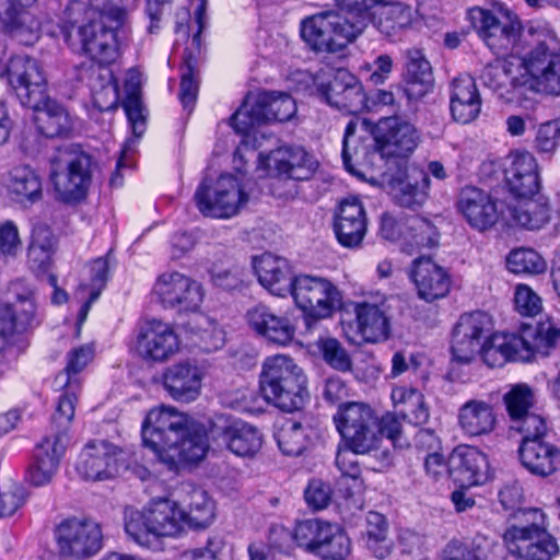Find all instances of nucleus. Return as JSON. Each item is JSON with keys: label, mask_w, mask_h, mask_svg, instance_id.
Instances as JSON below:
<instances>
[{"label": "nucleus", "mask_w": 560, "mask_h": 560, "mask_svg": "<svg viewBox=\"0 0 560 560\" xmlns=\"http://www.w3.org/2000/svg\"><path fill=\"white\" fill-rule=\"evenodd\" d=\"M66 15L62 35L73 52L100 65H110L119 58L118 36L127 19L126 0H73Z\"/></svg>", "instance_id": "obj_1"}, {"label": "nucleus", "mask_w": 560, "mask_h": 560, "mask_svg": "<svg viewBox=\"0 0 560 560\" xmlns=\"http://www.w3.org/2000/svg\"><path fill=\"white\" fill-rule=\"evenodd\" d=\"M142 441L170 470L202 460L210 447L202 423L164 405L148 411L142 422Z\"/></svg>", "instance_id": "obj_2"}, {"label": "nucleus", "mask_w": 560, "mask_h": 560, "mask_svg": "<svg viewBox=\"0 0 560 560\" xmlns=\"http://www.w3.org/2000/svg\"><path fill=\"white\" fill-rule=\"evenodd\" d=\"M420 137L417 129L397 116L385 117L375 126L354 117L347 124L342 141V161L353 174L352 160L358 165L374 166L385 156H406L413 152Z\"/></svg>", "instance_id": "obj_3"}, {"label": "nucleus", "mask_w": 560, "mask_h": 560, "mask_svg": "<svg viewBox=\"0 0 560 560\" xmlns=\"http://www.w3.org/2000/svg\"><path fill=\"white\" fill-rule=\"evenodd\" d=\"M296 113L295 101L287 93H249L230 119L231 127L242 136L234 153V163L243 161V152L257 148V129L265 122L287 121Z\"/></svg>", "instance_id": "obj_4"}, {"label": "nucleus", "mask_w": 560, "mask_h": 560, "mask_svg": "<svg viewBox=\"0 0 560 560\" xmlns=\"http://www.w3.org/2000/svg\"><path fill=\"white\" fill-rule=\"evenodd\" d=\"M125 530L140 547L158 549L160 538H175L186 530L184 509L176 501L163 498L151 500L142 510L128 508Z\"/></svg>", "instance_id": "obj_5"}, {"label": "nucleus", "mask_w": 560, "mask_h": 560, "mask_svg": "<svg viewBox=\"0 0 560 560\" xmlns=\"http://www.w3.org/2000/svg\"><path fill=\"white\" fill-rule=\"evenodd\" d=\"M259 389L267 402L287 412L301 409L308 398L307 376L287 354H273L264 360Z\"/></svg>", "instance_id": "obj_6"}, {"label": "nucleus", "mask_w": 560, "mask_h": 560, "mask_svg": "<svg viewBox=\"0 0 560 560\" xmlns=\"http://www.w3.org/2000/svg\"><path fill=\"white\" fill-rule=\"evenodd\" d=\"M560 341V327L551 322L539 323L534 334H494L485 340L478 354L490 366H502L508 361H530L536 355L546 357Z\"/></svg>", "instance_id": "obj_7"}, {"label": "nucleus", "mask_w": 560, "mask_h": 560, "mask_svg": "<svg viewBox=\"0 0 560 560\" xmlns=\"http://www.w3.org/2000/svg\"><path fill=\"white\" fill-rule=\"evenodd\" d=\"M513 74L511 94L506 100L520 101L525 91L560 95V56L546 43L538 44L517 62Z\"/></svg>", "instance_id": "obj_8"}, {"label": "nucleus", "mask_w": 560, "mask_h": 560, "mask_svg": "<svg viewBox=\"0 0 560 560\" xmlns=\"http://www.w3.org/2000/svg\"><path fill=\"white\" fill-rule=\"evenodd\" d=\"M196 206L205 217L230 219L245 208L249 188L244 172L223 173L217 179H203L194 196Z\"/></svg>", "instance_id": "obj_9"}, {"label": "nucleus", "mask_w": 560, "mask_h": 560, "mask_svg": "<svg viewBox=\"0 0 560 560\" xmlns=\"http://www.w3.org/2000/svg\"><path fill=\"white\" fill-rule=\"evenodd\" d=\"M521 523L512 524L504 533L509 551L524 560H551L559 551L556 538L549 533V522L540 509L520 511Z\"/></svg>", "instance_id": "obj_10"}, {"label": "nucleus", "mask_w": 560, "mask_h": 560, "mask_svg": "<svg viewBox=\"0 0 560 560\" xmlns=\"http://www.w3.org/2000/svg\"><path fill=\"white\" fill-rule=\"evenodd\" d=\"M364 28L341 13L328 10L304 18L300 33L304 43L314 51L337 52L352 43Z\"/></svg>", "instance_id": "obj_11"}, {"label": "nucleus", "mask_w": 560, "mask_h": 560, "mask_svg": "<svg viewBox=\"0 0 560 560\" xmlns=\"http://www.w3.org/2000/svg\"><path fill=\"white\" fill-rule=\"evenodd\" d=\"M95 167L90 154L77 148L65 150L51 162L50 180L56 198L65 203L83 200L92 185Z\"/></svg>", "instance_id": "obj_12"}, {"label": "nucleus", "mask_w": 560, "mask_h": 560, "mask_svg": "<svg viewBox=\"0 0 560 560\" xmlns=\"http://www.w3.org/2000/svg\"><path fill=\"white\" fill-rule=\"evenodd\" d=\"M289 295L306 319H326L342 304V293L328 278L299 275L294 277Z\"/></svg>", "instance_id": "obj_13"}, {"label": "nucleus", "mask_w": 560, "mask_h": 560, "mask_svg": "<svg viewBox=\"0 0 560 560\" xmlns=\"http://www.w3.org/2000/svg\"><path fill=\"white\" fill-rule=\"evenodd\" d=\"M294 540L299 547L324 560H345L352 549L351 540L341 526L320 520L296 523Z\"/></svg>", "instance_id": "obj_14"}, {"label": "nucleus", "mask_w": 560, "mask_h": 560, "mask_svg": "<svg viewBox=\"0 0 560 560\" xmlns=\"http://www.w3.org/2000/svg\"><path fill=\"white\" fill-rule=\"evenodd\" d=\"M334 423L343 443L355 452L369 453L377 445V417L364 402L340 405L334 415Z\"/></svg>", "instance_id": "obj_15"}, {"label": "nucleus", "mask_w": 560, "mask_h": 560, "mask_svg": "<svg viewBox=\"0 0 560 560\" xmlns=\"http://www.w3.org/2000/svg\"><path fill=\"white\" fill-rule=\"evenodd\" d=\"M128 454L107 440H90L80 451L74 468L86 481H105L116 478L128 466Z\"/></svg>", "instance_id": "obj_16"}, {"label": "nucleus", "mask_w": 560, "mask_h": 560, "mask_svg": "<svg viewBox=\"0 0 560 560\" xmlns=\"http://www.w3.org/2000/svg\"><path fill=\"white\" fill-rule=\"evenodd\" d=\"M258 165L280 180L304 182L313 177L318 161L301 145H281L258 154Z\"/></svg>", "instance_id": "obj_17"}, {"label": "nucleus", "mask_w": 560, "mask_h": 560, "mask_svg": "<svg viewBox=\"0 0 560 560\" xmlns=\"http://www.w3.org/2000/svg\"><path fill=\"white\" fill-rule=\"evenodd\" d=\"M10 88L21 104L37 107L48 94V80L42 63L33 57L18 55L4 67Z\"/></svg>", "instance_id": "obj_18"}, {"label": "nucleus", "mask_w": 560, "mask_h": 560, "mask_svg": "<svg viewBox=\"0 0 560 560\" xmlns=\"http://www.w3.org/2000/svg\"><path fill=\"white\" fill-rule=\"evenodd\" d=\"M470 18L479 36L494 54L501 55L513 48L521 24L509 9L499 5L494 12L475 8L470 11Z\"/></svg>", "instance_id": "obj_19"}, {"label": "nucleus", "mask_w": 560, "mask_h": 560, "mask_svg": "<svg viewBox=\"0 0 560 560\" xmlns=\"http://www.w3.org/2000/svg\"><path fill=\"white\" fill-rule=\"evenodd\" d=\"M56 540L62 556L88 559L103 548L101 526L93 521L71 518L56 529Z\"/></svg>", "instance_id": "obj_20"}, {"label": "nucleus", "mask_w": 560, "mask_h": 560, "mask_svg": "<svg viewBox=\"0 0 560 560\" xmlns=\"http://www.w3.org/2000/svg\"><path fill=\"white\" fill-rule=\"evenodd\" d=\"M492 329L490 317L483 312L460 316L453 330L452 352L456 363L469 364L479 353L481 340Z\"/></svg>", "instance_id": "obj_21"}, {"label": "nucleus", "mask_w": 560, "mask_h": 560, "mask_svg": "<svg viewBox=\"0 0 560 560\" xmlns=\"http://www.w3.org/2000/svg\"><path fill=\"white\" fill-rule=\"evenodd\" d=\"M136 350L145 360L164 362L179 352L180 339L170 324L153 319L140 326Z\"/></svg>", "instance_id": "obj_22"}, {"label": "nucleus", "mask_w": 560, "mask_h": 560, "mask_svg": "<svg viewBox=\"0 0 560 560\" xmlns=\"http://www.w3.org/2000/svg\"><path fill=\"white\" fill-rule=\"evenodd\" d=\"M153 293L165 306H178L183 311L197 310L203 300L201 284L179 272L161 275L154 283Z\"/></svg>", "instance_id": "obj_23"}, {"label": "nucleus", "mask_w": 560, "mask_h": 560, "mask_svg": "<svg viewBox=\"0 0 560 560\" xmlns=\"http://www.w3.org/2000/svg\"><path fill=\"white\" fill-rule=\"evenodd\" d=\"M67 445L68 439L63 433L46 435L35 447L33 462L26 470V482L34 487L49 485L58 471Z\"/></svg>", "instance_id": "obj_24"}, {"label": "nucleus", "mask_w": 560, "mask_h": 560, "mask_svg": "<svg viewBox=\"0 0 560 560\" xmlns=\"http://www.w3.org/2000/svg\"><path fill=\"white\" fill-rule=\"evenodd\" d=\"M457 210L470 228L483 232L497 224L502 215L498 201L477 187H464L457 198Z\"/></svg>", "instance_id": "obj_25"}, {"label": "nucleus", "mask_w": 560, "mask_h": 560, "mask_svg": "<svg viewBox=\"0 0 560 560\" xmlns=\"http://www.w3.org/2000/svg\"><path fill=\"white\" fill-rule=\"evenodd\" d=\"M457 427L467 438H482L493 434L499 425V413L490 398L471 397L457 409Z\"/></svg>", "instance_id": "obj_26"}, {"label": "nucleus", "mask_w": 560, "mask_h": 560, "mask_svg": "<svg viewBox=\"0 0 560 560\" xmlns=\"http://www.w3.org/2000/svg\"><path fill=\"white\" fill-rule=\"evenodd\" d=\"M250 330L267 342L285 347L295 337V326L292 320L276 314L270 307L258 304L250 307L245 315Z\"/></svg>", "instance_id": "obj_27"}, {"label": "nucleus", "mask_w": 560, "mask_h": 560, "mask_svg": "<svg viewBox=\"0 0 560 560\" xmlns=\"http://www.w3.org/2000/svg\"><path fill=\"white\" fill-rule=\"evenodd\" d=\"M504 176L509 190L515 197L533 196L540 190L538 163L527 151H514L506 156Z\"/></svg>", "instance_id": "obj_28"}, {"label": "nucleus", "mask_w": 560, "mask_h": 560, "mask_svg": "<svg viewBox=\"0 0 560 560\" xmlns=\"http://www.w3.org/2000/svg\"><path fill=\"white\" fill-rule=\"evenodd\" d=\"M491 477L488 456L479 448L459 445L451 453V478L464 487L482 485Z\"/></svg>", "instance_id": "obj_29"}, {"label": "nucleus", "mask_w": 560, "mask_h": 560, "mask_svg": "<svg viewBox=\"0 0 560 560\" xmlns=\"http://www.w3.org/2000/svg\"><path fill=\"white\" fill-rule=\"evenodd\" d=\"M203 378V370L190 362L172 364L162 375L165 392L179 402L195 401L201 394Z\"/></svg>", "instance_id": "obj_30"}, {"label": "nucleus", "mask_w": 560, "mask_h": 560, "mask_svg": "<svg viewBox=\"0 0 560 560\" xmlns=\"http://www.w3.org/2000/svg\"><path fill=\"white\" fill-rule=\"evenodd\" d=\"M366 213L360 199L347 197L341 200L334 224L338 242L345 247L359 246L366 233Z\"/></svg>", "instance_id": "obj_31"}, {"label": "nucleus", "mask_w": 560, "mask_h": 560, "mask_svg": "<svg viewBox=\"0 0 560 560\" xmlns=\"http://www.w3.org/2000/svg\"><path fill=\"white\" fill-rule=\"evenodd\" d=\"M420 299L427 302L444 298L451 288L447 271L431 258L420 257L413 260L410 272Z\"/></svg>", "instance_id": "obj_32"}, {"label": "nucleus", "mask_w": 560, "mask_h": 560, "mask_svg": "<svg viewBox=\"0 0 560 560\" xmlns=\"http://www.w3.org/2000/svg\"><path fill=\"white\" fill-rule=\"evenodd\" d=\"M294 80L303 84L301 90L316 94L324 102L334 106V100L342 97L349 82H353V74L346 70L335 72L331 69H322L314 75L306 71H298L294 74Z\"/></svg>", "instance_id": "obj_33"}, {"label": "nucleus", "mask_w": 560, "mask_h": 560, "mask_svg": "<svg viewBox=\"0 0 560 560\" xmlns=\"http://www.w3.org/2000/svg\"><path fill=\"white\" fill-rule=\"evenodd\" d=\"M481 106L482 100L472 77L460 74L452 81L450 109L455 121L465 125L476 120Z\"/></svg>", "instance_id": "obj_34"}, {"label": "nucleus", "mask_w": 560, "mask_h": 560, "mask_svg": "<svg viewBox=\"0 0 560 560\" xmlns=\"http://www.w3.org/2000/svg\"><path fill=\"white\" fill-rule=\"evenodd\" d=\"M253 267L259 283L271 294L280 298L289 295L294 277L285 258L264 253L254 258Z\"/></svg>", "instance_id": "obj_35"}, {"label": "nucleus", "mask_w": 560, "mask_h": 560, "mask_svg": "<svg viewBox=\"0 0 560 560\" xmlns=\"http://www.w3.org/2000/svg\"><path fill=\"white\" fill-rule=\"evenodd\" d=\"M430 179L428 174L417 167L399 170L389 180V189L394 199L401 207L416 209L427 198Z\"/></svg>", "instance_id": "obj_36"}, {"label": "nucleus", "mask_w": 560, "mask_h": 560, "mask_svg": "<svg viewBox=\"0 0 560 560\" xmlns=\"http://www.w3.org/2000/svg\"><path fill=\"white\" fill-rule=\"evenodd\" d=\"M1 183L7 197L24 208L42 199L43 187L40 177L33 168L26 165L11 168L2 176Z\"/></svg>", "instance_id": "obj_37"}, {"label": "nucleus", "mask_w": 560, "mask_h": 560, "mask_svg": "<svg viewBox=\"0 0 560 560\" xmlns=\"http://www.w3.org/2000/svg\"><path fill=\"white\" fill-rule=\"evenodd\" d=\"M355 331L351 335L343 326L347 337L353 342L358 338L365 342H378L387 339L389 335V319L385 311L377 304L368 302L358 303L354 306Z\"/></svg>", "instance_id": "obj_38"}, {"label": "nucleus", "mask_w": 560, "mask_h": 560, "mask_svg": "<svg viewBox=\"0 0 560 560\" xmlns=\"http://www.w3.org/2000/svg\"><path fill=\"white\" fill-rule=\"evenodd\" d=\"M9 303L2 306L8 315L18 325L19 331H25L38 325L35 292L23 280L11 282L8 289Z\"/></svg>", "instance_id": "obj_39"}, {"label": "nucleus", "mask_w": 560, "mask_h": 560, "mask_svg": "<svg viewBox=\"0 0 560 560\" xmlns=\"http://www.w3.org/2000/svg\"><path fill=\"white\" fill-rule=\"evenodd\" d=\"M4 31L22 45L35 44L42 33V16L33 8H7L1 16Z\"/></svg>", "instance_id": "obj_40"}, {"label": "nucleus", "mask_w": 560, "mask_h": 560, "mask_svg": "<svg viewBox=\"0 0 560 560\" xmlns=\"http://www.w3.org/2000/svg\"><path fill=\"white\" fill-rule=\"evenodd\" d=\"M522 465L537 476H549L560 467V450L544 440L522 442L520 450Z\"/></svg>", "instance_id": "obj_41"}, {"label": "nucleus", "mask_w": 560, "mask_h": 560, "mask_svg": "<svg viewBox=\"0 0 560 560\" xmlns=\"http://www.w3.org/2000/svg\"><path fill=\"white\" fill-rule=\"evenodd\" d=\"M418 18V11L411 5L385 0L373 9L370 20L381 33L392 36L397 32L410 27Z\"/></svg>", "instance_id": "obj_42"}, {"label": "nucleus", "mask_w": 560, "mask_h": 560, "mask_svg": "<svg viewBox=\"0 0 560 560\" xmlns=\"http://www.w3.org/2000/svg\"><path fill=\"white\" fill-rule=\"evenodd\" d=\"M316 438V430L311 424L294 419L284 420L275 433L279 450L287 456L302 455Z\"/></svg>", "instance_id": "obj_43"}, {"label": "nucleus", "mask_w": 560, "mask_h": 560, "mask_svg": "<svg viewBox=\"0 0 560 560\" xmlns=\"http://www.w3.org/2000/svg\"><path fill=\"white\" fill-rule=\"evenodd\" d=\"M35 112V122L40 133L46 137L68 136L73 128V119L67 109L47 94Z\"/></svg>", "instance_id": "obj_44"}, {"label": "nucleus", "mask_w": 560, "mask_h": 560, "mask_svg": "<svg viewBox=\"0 0 560 560\" xmlns=\"http://www.w3.org/2000/svg\"><path fill=\"white\" fill-rule=\"evenodd\" d=\"M515 203L509 207L514 223L529 230L541 229L550 219L547 198L538 192L528 197H515Z\"/></svg>", "instance_id": "obj_45"}, {"label": "nucleus", "mask_w": 560, "mask_h": 560, "mask_svg": "<svg viewBox=\"0 0 560 560\" xmlns=\"http://www.w3.org/2000/svg\"><path fill=\"white\" fill-rule=\"evenodd\" d=\"M226 448L238 457L255 456L262 445L259 430L246 422L234 421L222 433Z\"/></svg>", "instance_id": "obj_46"}, {"label": "nucleus", "mask_w": 560, "mask_h": 560, "mask_svg": "<svg viewBox=\"0 0 560 560\" xmlns=\"http://www.w3.org/2000/svg\"><path fill=\"white\" fill-rule=\"evenodd\" d=\"M361 452L353 451L346 443L339 445L336 454V466L340 471L338 480V491L342 492L347 499L354 498L363 490V481L361 479V468L357 456Z\"/></svg>", "instance_id": "obj_47"}, {"label": "nucleus", "mask_w": 560, "mask_h": 560, "mask_svg": "<svg viewBox=\"0 0 560 560\" xmlns=\"http://www.w3.org/2000/svg\"><path fill=\"white\" fill-rule=\"evenodd\" d=\"M406 84V94L413 100L424 96L432 89L431 66L418 49L407 54Z\"/></svg>", "instance_id": "obj_48"}, {"label": "nucleus", "mask_w": 560, "mask_h": 560, "mask_svg": "<svg viewBox=\"0 0 560 560\" xmlns=\"http://www.w3.org/2000/svg\"><path fill=\"white\" fill-rule=\"evenodd\" d=\"M95 348L92 343L72 348L67 354V363L63 371L57 374L55 386H68L71 389H81L83 371L93 361Z\"/></svg>", "instance_id": "obj_49"}, {"label": "nucleus", "mask_w": 560, "mask_h": 560, "mask_svg": "<svg viewBox=\"0 0 560 560\" xmlns=\"http://www.w3.org/2000/svg\"><path fill=\"white\" fill-rule=\"evenodd\" d=\"M141 73L131 69L127 72L125 80L126 97L122 100V107L129 125L136 138H140L145 130V116L140 97Z\"/></svg>", "instance_id": "obj_50"}, {"label": "nucleus", "mask_w": 560, "mask_h": 560, "mask_svg": "<svg viewBox=\"0 0 560 560\" xmlns=\"http://www.w3.org/2000/svg\"><path fill=\"white\" fill-rule=\"evenodd\" d=\"M439 240L440 234L429 220L421 217L406 219L402 252L412 255L423 248H433Z\"/></svg>", "instance_id": "obj_51"}, {"label": "nucleus", "mask_w": 560, "mask_h": 560, "mask_svg": "<svg viewBox=\"0 0 560 560\" xmlns=\"http://www.w3.org/2000/svg\"><path fill=\"white\" fill-rule=\"evenodd\" d=\"M215 518V503L202 489L190 492L187 509H184L185 528H205Z\"/></svg>", "instance_id": "obj_52"}, {"label": "nucleus", "mask_w": 560, "mask_h": 560, "mask_svg": "<svg viewBox=\"0 0 560 560\" xmlns=\"http://www.w3.org/2000/svg\"><path fill=\"white\" fill-rule=\"evenodd\" d=\"M196 342L205 351H214L223 347L225 332L217 320L206 314H195L187 324Z\"/></svg>", "instance_id": "obj_53"}, {"label": "nucleus", "mask_w": 560, "mask_h": 560, "mask_svg": "<svg viewBox=\"0 0 560 560\" xmlns=\"http://www.w3.org/2000/svg\"><path fill=\"white\" fill-rule=\"evenodd\" d=\"M390 397L395 408L404 418L409 417L417 423L428 420L429 412L424 406L423 395L417 388L398 385L393 388Z\"/></svg>", "instance_id": "obj_54"}, {"label": "nucleus", "mask_w": 560, "mask_h": 560, "mask_svg": "<svg viewBox=\"0 0 560 560\" xmlns=\"http://www.w3.org/2000/svg\"><path fill=\"white\" fill-rule=\"evenodd\" d=\"M94 105L102 112L117 108L119 103L118 83L110 69H100L91 86Z\"/></svg>", "instance_id": "obj_55"}, {"label": "nucleus", "mask_w": 560, "mask_h": 560, "mask_svg": "<svg viewBox=\"0 0 560 560\" xmlns=\"http://www.w3.org/2000/svg\"><path fill=\"white\" fill-rule=\"evenodd\" d=\"M365 545L378 559L390 553L392 544L387 538V523L384 515L369 512L366 515Z\"/></svg>", "instance_id": "obj_56"}, {"label": "nucleus", "mask_w": 560, "mask_h": 560, "mask_svg": "<svg viewBox=\"0 0 560 560\" xmlns=\"http://www.w3.org/2000/svg\"><path fill=\"white\" fill-rule=\"evenodd\" d=\"M58 389L63 390L60 395L55 413L52 416V428L54 432L50 434H61L68 436V430L74 418L75 404L78 401V395L81 389H71L68 386H55ZM69 440V438H67Z\"/></svg>", "instance_id": "obj_57"}, {"label": "nucleus", "mask_w": 560, "mask_h": 560, "mask_svg": "<svg viewBox=\"0 0 560 560\" xmlns=\"http://www.w3.org/2000/svg\"><path fill=\"white\" fill-rule=\"evenodd\" d=\"M109 253L105 257H98L88 267L89 282H82L77 291V296L84 300L85 293H92V301H96L105 288L109 272Z\"/></svg>", "instance_id": "obj_58"}, {"label": "nucleus", "mask_w": 560, "mask_h": 560, "mask_svg": "<svg viewBox=\"0 0 560 560\" xmlns=\"http://www.w3.org/2000/svg\"><path fill=\"white\" fill-rule=\"evenodd\" d=\"M183 59L184 65L182 67L179 100L184 109L190 113L195 106L199 90L198 74L196 71V58L190 51H185Z\"/></svg>", "instance_id": "obj_59"}, {"label": "nucleus", "mask_w": 560, "mask_h": 560, "mask_svg": "<svg viewBox=\"0 0 560 560\" xmlns=\"http://www.w3.org/2000/svg\"><path fill=\"white\" fill-rule=\"evenodd\" d=\"M506 266L513 273L537 275L547 269L546 260L532 248L513 249L506 257Z\"/></svg>", "instance_id": "obj_60"}, {"label": "nucleus", "mask_w": 560, "mask_h": 560, "mask_svg": "<svg viewBox=\"0 0 560 560\" xmlns=\"http://www.w3.org/2000/svg\"><path fill=\"white\" fill-rule=\"evenodd\" d=\"M506 411L513 421H518L526 416L533 407L535 395L533 389L526 384H516L503 396Z\"/></svg>", "instance_id": "obj_61"}, {"label": "nucleus", "mask_w": 560, "mask_h": 560, "mask_svg": "<svg viewBox=\"0 0 560 560\" xmlns=\"http://www.w3.org/2000/svg\"><path fill=\"white\" fill-rule=\"evenodd\" d=\"M323 360L332 369L348 372L352 369V360L339 340L332 337H320L316 341Z\"/></svg>", "instance_id": "obj_62"}, {"label": "nucleus", "mask_w": 560, "mask_h": 560, "mask_svg": "<svg viewBox=\"0 0 560 560\" xmlns=\"http://www.w3.org/2000/svg\"><path fill=\"white\" fill-rule=\"evenodd\" d=\"M560 145V118L537 126L533 148L540 154L552 155Z\"/></svg>", "instance_id": "obj_63"}, {"label": "nucleus", "mask_w": 560, "mask_h": 560, "mask_svg": "<svg viewBox=\"0 0 560 560\" xmlns=\"http://www.w3.org/2000/svg\"><path fill=\"white\" fill-rule=\"evenodd\" d=\"M393 59L389 55H378L373 61L360 66L359 72L372 85L384 84L393 72Z\"/></svg>", "instance_id": "obj_64"}]
</instances>
